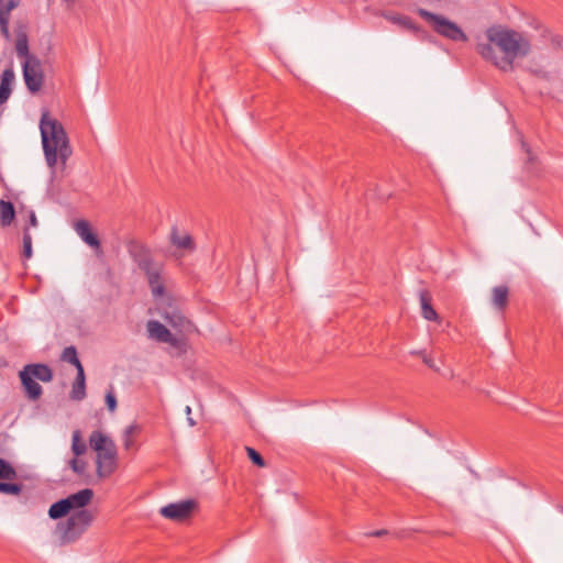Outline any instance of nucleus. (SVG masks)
<instances>
[{
  "label": "nucleus",
  "mask_w": 563,
  "mask_h": 563,
  "mask_svg": "<svg viewBox=\"0 0 563 563\" xmlns=\"http://www.w3.org/2000/svg\"><path fill=\"white\" fill-rule=\"evenodd\" d=\"M487 43L476 45L477 53L501 71H512L516 58L531 53L530 38L522 32L504 25H492L485 31Z\"/></svg>",
  "instance_id": "nucleus-1"
},
{
  "label": "nucleus",
  "mask_w": 563,
  "mask_h": 563,
  "mask_svg": "<svg viewBox=\"0 0 563 563\" xmlns=\"http://www.w3.org/2000/svg\"><path fill=\"white\" fill-rule=\"evenodd\" d=\"M40 130L45 161L48 167L54 169L58 159L65 165L73 151L63 124L58 120L49 118L47 113H44L41 118Z\"/></svg>",
  "instance_id": "nucleus-2"
},
{
  "label": "nucleus",
  "mask_w": 563,
  "mask_h": 563,
  "mask_svg": "<svg viewBox=\"0 0 563 563\" xmlns=\"http://www.w3.org/2000/svg\"><path fill=\"white\" fill-rule=\"evenodd\" d=\"M143 273L156 305L169 303L173 280L162 261H156L143 247Z\"/></svg>",
  "instance_id": "nucleus-3"
},
{
  "label": "nucleus",
  "mask_w": 563,
  "mask_h": 563,
  "mask_svg": "<svg viewBox=\"0 0 563 563\" xmlns=\"http://www.w3.org/2000/svg\"><path fill=\"white\" fill-rule=\"evenodd\" d=\"M90 448L97 452V474L99 477H108L115 470L117 448L114 442L99 430L91 432L89 437Z\"/></svg>",
  "instance_id": "nucleus-4"
},
{
  "label": "nucleus",
  "mask_w": 563,
  "mask_h": 563,
  "mask_svg": "<svg viewBox=\"0 0 563 563\" xmlns=\"http://www.w3.org/2000/svg\"><path fill=\"white\" fill-rule=\"evenodd\" d=\"M417 14L423 19L438 35L453 42L468 41L462 27L444 15L433 13L423 8H418Z\"/></svg>",
  "instance_id": "nucleus-5"
},
{
  "label": "nucleus",
  "mask_w": 563,
  "mask_h": 563,
  "mask_svg": "<svg viewBox=\"0 0 563 563\" xmlns=\"http://www.w3.org/2000/svg\"><path fill=\"white\" fill-rule=\"evenodd\" d=\"M147 335L158 343H167L173 355L180 356L187 352V341L174 334L159 321L150 320L146 324Z\"/></svg>",
  "instance_id": "nucleus-6"
},
{
  "label": "nucleus",
  "mask_w": 563,
  "mask_h": 563,
  "mask_svg": "<svg viewBox=\"0 0 563 563\" xmlns=\"http://www.w3.org/2000/svg\"><path fill=\"white\" fill-rule=\"evenodd\" d=\"M92 514L88 509L73 512L66 520L63 528V540L73 542L77 540L91 525Z\"/></svg>",
  "instance_id": "nucleus-7"
},
{
  "label": "nucleus",
  "mask_w": 563,
  "mask_h": 563,
  "mask_svg": "<svg viewBox=\"0 0 563 563\" xmlns=\"http://www.w3.org/2000/svg\"><path fill=\"white\" fill-rule=\"evenodd\" d=\"M197 508L198 503L195 499H184L162 507L159 512L169 520L183 522L189 519Z\"/></svg>",
  "instance_id": "nucleus-8"
},
{
  "label": "nucleus",
  "mask_w": 563,
  "mask_h": 563,
  "mask_svg": "<svg viewBox=\"0 0 563 563\" xmlns=\"http://www.w3.org/2000/svg\"><path fill=\"white\" fill-rule=\"evenodd\" d=\"M23 79L26 88L32 92H38L44 82V75L40 59L30 58L22 63Z\"/></svg>",
  "instance_id": "nucleus-9"
},
{
  "label": "nucleus",
  "mask_w": 563,
  "mask_h": 563,
  "mask_svg": "<svg viewBox=\"0 0 563 563\" xmlns=\"http://www.w3.org/2000/svg\"><path fill=\"white\" fill-rule=\"evenodd\" d=\"M19 4L20 0H0V33L7 41L11 38L9 30L11 11Z\"/></svg>",
  "instance_id": "nucleus-10"
},
{
  "label": "nucleus",
  "mask_w": 563,
  "mask_h": 563,
  "mask_svg": "<svg viewBox=\"0 0 563 563\" xmlns=\"http://www.w3.org/2000/svg\"><path fill=\"white\" fill-rule=\"evenodd\" d=\"M74 228L76 233L87 245L97 251L101 249L100 240L98 235L92 231V228L87 220H78Z\"/></svg>",
  "instance_id": "nucleus-11"
},
{
  "label": "nucleus",
  "mask_w": 563,
  "mask_h": 563,
  "mask_svg": "<svg viewBox=\"0 0 563 563\" xmlns=\"http://www.w3.org/2000/svg\"><path fill=\"white\" fill-rule=\"evenodd\" d=\"M19 377L26 398L32 401L38 400L43 395V388L36 379L23 369L19 372Z\"/></svg>",
  "instance_id": "nucleus-12"
},
{
  "label": "nucleus",
  "mask_w": 563,
  "mask_h": 563,
  "mask_svg": "<svg viewBox=\"0 0 563 563\" xmlns=\"http://www.w3.org/2000/svg\"><path fill=\"white\" fill-rule=\"evenodd\" d=\"M14 80L15 75L11 64L0 75V104H3L9 100L12 93Z\"/></svg>",
  "instance_id": "nucleus-13"
},
{
  "label": "nucleus",
  "mask_w": 563,
  "mask_h": 563,
  "mask_svg": "<svg viewBox=\"0 0 563 563\" xmlns=\"http://www.w3.org/2000/svg\"><path fill=\"white\" fill-rule=\"evenodd\" d=\"M93 498V490L90 488H84L77 493L70 494L65 499L68 501L69 509L71 510H81L86 509L85 507L89 505L91 499Z\"/></svg>",
  "instance_id": "nucleus-14"
},
{
  "label": "nucleus",
  "mask_w": 563,
  "mask_h": 563,
  "mask_svg": "<svg viewBox=\"0 0 563 563\" xmlns=\"http://www.w3.org/2000/svg\"><path fill=\"white\" fill-rule=\"evenodd\" d=\"M22 369L26 371L33 378L43 383H49L54 377L53 369L44 363L26 364Z\"/></svg>",
  "instance_id": "nucleus-15"
},
{
  "label": "nucleus",
  "mask_w": 563,
  "mask_h": 563,
  "mask_svg": "<svg viewBox=\"0 0 563 563\" xmlns=\"http://www.w3.org/2000/svg\"><path fill=\"white\" fill-rule=\"evenodd\" d=\"M387 19L393 24L404 27L405 30L411 32L412 34H415L418 37L423 38L427 35V32L420 25L415 23V21L408 15L394 14V15L388 16Z\"/></svg>",
  "instance_id": "nucleus-16"
},
{
  "label": "nucleus",
  "mask_w": 563,
  "mask_h": 563,
  "mask_svg": "<svg viewBox=\"0 0 563 563\" xmlns=\"http://www.w3.org/2000/svg\"><path fill=\"white\" fill-rule=\"evenodd\" d=\"M419 301L421 307V316L428 321H439V314L432 307V296L429 290H419Z\"/></svg>",
  "instance_id": "nucleus-17"
},
{
  "label": "nucleus",
  "mask_w": 563,
  "mask_h": 563,
  "mask_svg": "<svg viewBox=\"0 0 563 563\" xmlns=\"http://www.w3.org/2000/svg\"><path fill=\"white\" fill-rule=\"evenodd\" d=\"M523 69L532 77L543 81H551L553 78L552 73L547 69L540 59H530Z\"/></svg>",
  "instance_id": "nucleus-18"
},
{
  "label": "nucleus",
  "mask_w": 563,
  "mask_h": 563,
  "mask_svg": "<svg viewBox=\"0 0 563 563\" xmlns=\"http://www.w3.org/2000/svg\"><path fill=\"white\" fill-rule=\"evenodd\" d=\"M163 317L167 323L176 330L189 331L192 327V323L176 309L166 311Z\"/></svg>",
  "instance_id": "nucleus-19"
},
{
  "label": "nucleus",
  "mask_w": 563,
  "mask_h": 563,
  "mask_svg": "<svg viewBox=\"0 0 563 563\" xmlns=\"http://www.w3.org/2000/svg\"><path fill=\"white\" fill-rule=\"evenodd\" d=\"M170 242L180 250L194 251L196 245L190 234H180L178 229L174 227L170 232Z\"/></svg>",
  "instance_id": "nucleus-20"
},
{
  "label": "nucleus",
  "mask_w": 563,
  "mask_h": 563,
  "mask_svg": "<svg viewBox=\"0 0 563 563\" xmlns=\"http://www.w3.org/2000/svg\"><path fill=\"white\" fill-rule=\"evenodd\" d=\"M509 288L505 285L496 286L492 290V303L499 310L504 311L508 305Z\"/></svg>",
  "instance_id": "nucleus-21"
},
{
  "label": "nucleus",
  "mask_w": 563,
  "mask_h": 563,
  "mask_svg": "<svg viewBox=\"0 0 563 563\" xmlns=\"http://www.w3.org/2000/svg\"><path fill=\"white\" fill-rule=\"evenodd\" d=\"M15 52H16L18 57L22 58L23 60L30 59V58H36L35 55L30 53L29 38L24 31H20L16 33Z\"/></svg>",
  "instance_id": "nucleus-22"
},
{
  "label": "nucleus",
  "mask_w": 563,
  "mask_h": 563,
  "mask_svg": "<svg viewBox=\"0 0 563 563\" xmlns=\"http://www.w3.org/2000/svg\"><path fill=\"white\" fill-rule=\"evenodd\" d=\"M140 433H141V428L137 423H133L124 430L123 437H122L124 450H126V451L136 450V439Z\"/></svg>",
  "instance_id": "nucleus-23"
},
{
  "label": "nucleus",
  "mask_w": 563,
  "mask_h": 563,
  "mask_svg": "<svg viewBox=\"0 0 563 563\" xmlns=\"http://www.w3.org/2000/svg\"><path fill=\"white\" fill-rule=\"evenodd\" d=\"M86 397V377L84 368L77 371L75 382L70 391V398L74 400H82Z\"/></svg>",
  "instance_id": "nucleus-24"
},
{
  "label": "nucleus",
  "mask_w": 563,
  "mask_h": 563,
  "mask_svg": "<svg viewBox=\"0 0 563 563\" xmlns=\"http://www.w3.org/2000/svg\"><path fill=\"white\" fill-rule=\"evenodd\" d=\"M15 218V209L11 201L0 200V224L8 227Z\"/></svg>",
  "instance_id": "nucleus-25"
},
{
  "label": "nucleus",
  "mask_w": 563,
  "mask_h": 563,
  "mask_svg": "<svg viewBox=\"0 0 563 563\" xmlns=\"http://www.w3.org/2000/svg\"><path fill=\"white\" fill-rule=\"evenodd\" d=\"M69 512V505L65 498L55 501L48 509V516L55 520L67 516Z\"/></svg>",
  "instance_id": "nucleus-26"
},
{
  "label": "nucleus",
  "mask_w": 563,
  "mask_h": 563,
  "mask_svg": "<svg viewBox=\"0 0 563 563\" xmlns=\"http://www.w3.org/2000/svg\"><path fill=\"white\" fill-rule=\"evenodd\" d=\"M60 360L74 365L77 371H79V368H84L81 362L78 358L77 350L74 345L64 349Z\"/></svg>",
  "instance_id": "nucleus-27"
},
{
  "label": "nucleus",
  "mask_w": 563,
  "mask_h": 563,
  "mask_svg": "<svg viewBox=\"0 0 563 563\" xmlns=\"http://www.w3.org/2000/svg\"><path fill=\"white\" fill-rule=\"evenodd\" d=\"M71 451L75 456H80L87 451L86 442L81 438L80 430H75L71 437Z\"/></svg>",
  "instance_id": "nucleus-28"
},
{
  "label": "nucleus",
  "mask_w": 563,
  "mask_h": 563,
  "mask_svg": "<svg viewBox=\"0 0 563 563\" xmlns=\"http://www.w3.org/2000/svg\"><path fill=\"white\" fill-rule=\"evenodd\" d=\"M15 477V468L8 461L0 457V479L12 481Z\"/></svg>",
  "instance_id": "nucleus-29"
},
{
  "label": "nucleus",
  "mask_w": 563,
  "mask_h": 563,
  "mask_svg": "<svg viewBox=\"0 0 563 563\" xmlns=\"http://www.w3.org/2000/svg\"><path fill=\"white\" fill-rule=\"evenodd\" d=\"M22 492V484L0 482V493L7 495H19Z\"/></svg>",
  "instance_id": "nucleus-30"
},
{
  "label": "nucleus",
  "mask_w": 563,
  "mask_h": 563,
  "mask_svg": "<svg viewBox=\"0 0 563 563\" xmlns=\"http://www.w3.org/2000/svg\"><path fill=\"white\" fill-rule=\"evenodd\" d=\"M22 254L24 258H30L32 256V236L29 232V227H24L23 229V251Z\"/></svg>",
  "instance_id": "nucleus-31"
},
{
  "label": "nucleus",
  "mask_w": 563,
  "mask_h": 563,
  "mask_svg": "<svg viewBox=\"0 0 563 563\" xmlns=\"http://www.w3.org/2000/svg\"><path fill=\"white\" fill-rule=\"evenodd\" d=\"M79 456H75L74 459H71L68 464H69V467L73 470L74 473H76L77 475H84L86 473V468H87V463L81 460V459H78Z\"/></svg>",
  "instance_id": "nucleus-32"
},
{
  "label": "nucleus",
  "mask_w": 563,
  "mask_h": 563,
  "mask_svg": "<svg viewBox=\"0 0 563 563\" xmlns=\"http://www.w3.org/2000/svg\"><path fill=\"white\" fill-rule=\"evenodd\" d=\"M245 450L249 459L252 461L253 464H255L258 467L265 466L264 457L255 449L246 446Z\"/></svg>",
  "instance_id": "nucleus-33"
},
{
  "label": "nucleus",
  "mask_w": 563,
  "mask_h": 563,
  "mask_svg": "<svg viewBox=\"0 0 563 563\" xmlns=\"http://www.w3.org/2000/svg\"><path fill=\"white\" fill-rule=\"evenodd\" d=\"M104 399H106L107 408L109 409V411L113 412L117 409V397H115V394H114L112 387L106 394Z\"/></svg>",
  "instance_id": "nucleus-34"
},
{
  "label": "nucleus",
  "mask_w": 563,
  "mask_h": 563,
  "mask_svg": "<svg viewBox=\"0 0 563 563\" xmlns=\"http://www.w3.org/2000/svg\"><path fill=\"white\" fill-rule=\"evenodd\" d=\"M26 227H37V218L35 216V212L34 211H30L29 212V224Z\"/></svg>",
  "instance_id": "nucleus-35"
},
{
  "label": "nucleus",
  "mask_w": 563,
  "mask_h": 563,
  "mask_svg": "<svg viewBox=\"0 0 563 563\" xmlns=\"http://www.w3.org/2000/svg\"><path fill=\"white\" fill-rule=\"evenodd\" d=\"M387 533H388V531L386 529H380V530L372 531V532L367 533V536L380 538L383 536H386Z\"/></svg>",
  "instance_id": "nucleus-36"
},
{
  "label": "nucleus",
  "mask_w": 563,
  "mask_h": 563,
  "mask_svg": "<svg viewBox=\"0 0 563 563\" xmlns=\"http://www.w3.org/2000/svg\"><path fill=\"white\" fill-rule=\"evenodd\" d=\"M423 363L428 365L430 368H435L433 361L429 356H423Z\"/></svg>",
  "instance_id": "nucleus-37"
},
{
  "label": "nucleus",
  "mask_w": 563,
  "mask_h": 563,
  "mask_svg": "<svg viewBox=\"0 0 563 563\" xmlns=\"http://www.w3.org/2000/svg\"><path fill=\"white\" fill-rule=\"evenodd\" d=\"M186 413L189 417L191 413V408L189 406L186 407Z\"/></svg>",
  "instance_id": "nucleus-38"
},
{
  "label": "nucleus",
  "mask_w": 563,
  "mask_h": 563,
  "mask_svg": "<svg viewBox=\"0 0 563 563\" xmlns=\"http://www.w3.org/2000/svg\"><path fill=\"white\" fill-rule=\"evenodd\" d=\"M188 422H189L190 426H195L196 424V422L192 420V418H190V416L188 417Z\"/></svg>",
  "instance_id": "nucleus-39"
},
{
  "label": "nucleus",
  "mask_w": 563,
  "mask_h": 563,
  "mask_svg": "<svg viewBox=\"0 0 563 563\" xmlns=\"http://www.w3.org/2000/svg\"><path fill=\"white\" fill-rule=\"evenodd\" d=\"M522 146L526 148V151H527L528 153L530 152V150H529L528 145H527L525 142H522Z\"/></svg>",
  "instance_id": "nucleus-40"
},
{
  "label": "nucleus",
  "mask_w": 563,
  "mask_h": 563,
  "mask_svg": "<svg viewBox=\"0 0 563 563\" xmlns=\"http://www.w3.org/2000/svg\"><path fill=\"white\" fill-rule=\"evenodd\" d=\"M134 257H135V262H137V263H139V265H141V262L139 261V258L136 257V255H134Z\"/></svg>",
  "instance_id": "nucleus-41"
}]
</instances>
